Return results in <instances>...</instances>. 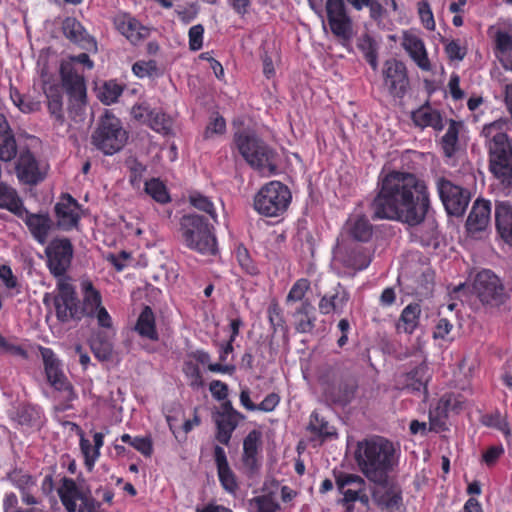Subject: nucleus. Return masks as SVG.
<instances>
[{"mask_svg":"<svg viewBox=\"0 0 512 512\" xmlns=\"http://www.w3.org/2000/svg\"><path fill=\"white\" fill-rule=\"evenodd\" d=\"M378 188L369 204L372 219L409 226H418L425 220L430 194L424 180L413 173L392 171L380 179Z\"/></svg>","mask_w":512,"mask_h":512,"instance_id":"obj_1","label":"nucleus"},{"mask_svg":"<svg viewBox=\"0 0 512 512\" xmlns=\"http://www.w3.org/2000/svg\"><path fill=\"white\" fill-rule=\"evenodd\" d=\"M510 122L500 118L482 129L489 155V171L502 189H512V144L508 137Z\"/></svg>","mask_w":512,"mask_h":512,"instance_id":"obj_2","label":"nucleus"},{"mask_svg":"<svg viewBox=\"0 0 512 512\" xmlns=\"http://www.w3.org/2000/svg\"><path fill=\"white\" fill-rule=\"evenodd\" d=\"M355 460L368 480L384 485L395 464V448L383 437L365 439L357 444Z\"/></svg>","mask_w":512,"mask_h":512,"instance_id":"obj_3","label":"nucleus"},{"mask_svg":"<svg viewBox=\"0 0 512 512\" xmlns=\"http://www.w3.org/2000/svg\"><path fill=\"white\" fill-rule=\"evenodd\" d=\"M234 142L245 161L262 176L269 177L277 172V152L256 134L239 131L234 135Z\"/></svg>","mask_w":512,"mask_h":512,"instance_id":"obj_4","label":"nucleus"},{"mask_svg":"<svg viewBox=\"0 0 512 512\" xmlns=\"http://www.w3.org/2000/svg\"><path fill=\"white\" fill-rule=\"evenodd\" d=\"M181 234L185 245L204 255L217 252V241L213 227L207 220L197 214L184 215L181 219Z\"/></svg>","mask_w":512,"mask_h":512,"instance_id":"obj_5","label":"nucleus"},{"mask_svg":"<svg viewBox=\"0 0 512 512\" xmlns=\"http://www.w3.org/2000/svg\"><path fill=\"white\" fill-rule=\"evenodd\" d=\"M62 85L69 96L68 115L75 123L84 121L86 110V85L84 77L70 63L61 64Z\"/></svg>","mask_w":512,"mask_h":512,"instance_id":"obj_6","label":"nucleus"},{"mask_svg":"<svg viewBox=\"0 0 512 512\" xmlns=\"http://www.w3.org/2000/svg\"><path fill=\"white\" fill-rule=\"evenodd\" d=\"M92 144L105 155H113L120 151L127 142L128 135L121 121L106 113L92 134Z\"/></svg>","mask_w":512,"mask_h":512,"instance_id":"obj_7","label":"nucleus"},{"mask_svg":"<svg viewBox=\"0 0 512 512\" xmlns=\"http://www.w3.org/2000/svg\"><path fill=\"white\" fill-rule=\"evenodd\" d=\"M289 188L279 181L264 185L254 197V209L266 217L282 215L291 202Z\"/></svg>","mask_w":512,"mask_h":512,"instance_id":"obj_8","label":"nucleus"},{"mask_svg":"<svg viewBox=\"0 0 512 512\" xmlns=\"http://www.w3.org/2000/svg\"><path fill=\"white\" fill-rule=\"evenodd\" d=\"M473 292L483 305L492 308L500 307L509 299L502 281L491 270H482L476 275Z\"/></svg>","mask_w":512,"mask_h":512,"instance_id":"obj_9","label":"nucleus"},{"mask_svg":"<svg viewBox=\"0 0 512 512\" xmlns=\"http://www.w3.org/2000/svg\"><path fill=\"white\" fill-rule=\"evenodd\" d=\"M57 319L66 323L71 320H80L83 313L78 306V298L73 285L65 278L57 282V293L53 297Z\"/></svg>","mask_w":512,"mask_h":512,"instance_id":"obj_10","label":"nucleus"},{"mask_svg":"<svg viewBox=\"0 0 512 512\" xmlns=\"http://www.w3.org/2000/svg\"><path fill=\"white\" fill-rule=\"evenodd\" d=\"M74 249L68 238H54L45 248L47 267L56 278H63L71 266Z\"/></svg>","mask_w":512,"mask_h":512,"instance_id":"obj_11","label":"nucleus"},{"mask_svg":"<svg viewBox=\"0 0 512 512\" xmlns=\"http://www.w3.org/2000/svg\"><path fill=\"white\" fill-rule=\"evenodd\" d=\"M436 186L447 213L462 216L470 202L469 191L443 177L437 179Z\"/></svg>","mask_w":512,"mask_h":512,"instance_id":"obj_12","label":"nucleus"},{"mask_svg":"<svg viewBox=\"0 0 512 512\" xmlns=\"http://www.w3.org/2000/svg\"><path fill=\"white\" fill-rule=\"evenodd\" d=\"M47 172L48 165L37 160L30 150L20 151L15 163V173L21 183L37 185L46 178Z\"/></svg>","mask_w":512,"mask_h":512,"instance_id":"obj_13","label":"nucleus"},{"mask_svg":"<svg viewBox=\"0 0 512 512\" xmlns=\"http://www.w3.org/2000/svg\"><path fill=\"white\" fill-rule=\"evenodd\" d=\"M326 13L331 32L338 38L349 40L353 35V22L344 0H327Z\"/></svg>","mask_w":512,"mask_h":512,"instance_id":"obj_14","label":"nucleus"},{"mask_svg":"<svg viewBox=\"0 0 512 512\" xmlns=\"http://www.w3.org/2000/svg\"><path fill=\"white\" fill-rule=\"evenodd\" d=\"M384 85L393 97L402 98L409 88L405 64L397 59H388L383 67Z\"/></svg>","mask_w":512,"mask_h":512,"instance_id":"obj_15","label":"nucleus"},{"mask_svg":"<svg viewBox=\"0 0 512 512\" xmlns=\"http://www.w3.org/2000/svg\"><path fill=\"white\" fill-rule=\"evenodd\" d=\"M261 448V432L252 430L243 440L242 463L245 473L253 476L261 466L259 452Z\"/></svg>","mask_w":512,"mask_h":512,"instance_id":"obj_16","label":"nucleus"},{"mask_svg":"<svg viewBox=\"0 0 512 512\" xmlns=\"http://www.w3.org/2000/svg\"><path fill=\"white\" fill-rule=\"evenodd\" d=\"M343 229L350 238L363 243L369 242L374 234V227L368 217L358 210L349 215Z\"/></svg>","mask_w":512,"mask_h":512,"instance_id":"obj_17","label":"nucleus"},{"mask_svg":"<svg viewBox=\"0 0 512 512\" xmlns=\"http://www.w3.org/2000/svg\"><path fill=\"white\" fill-rule=\"evenodd\" d=\"M55 213L58 227L65 231L75 228L80 219L79 204L69 194L63 195L55 205Z\"/></svg>","mask_w":512,"mask_h":512,"instance_id":"obj_18","label":"nucleus"},{"mask_svg":"<svg viewBox=\"0 0 512 512\" xmlns=\"http://www.w3.org/2000/svg\"><path fill=\"white\" fill-rule=\"evenodd\" d=\"M337 490L343 495L339 502H355L357 495L366 487L365 480L352 473L333 471Z\"/></svg>","mask_w":512,"mask_h":512,"instance_id":"obj_19","label":"nucleus"},{"mask_svg":"<svg viewBox=\"0 0 512 512\" xmlns=\"http://www.w3.org/2000/svg\"><path fill=\"white\" fill-rule=\"evenodd\" d=\"M214 461L217 475L222 488L229 494L235 495L239 489L236 474L231 469L225 450L216 445L214 447Z\"/></svg>","mask_w":512,"mask_h":512,"instance_id":"obj_20","label":"nucleus"},{"mask_svg":"<svg viewBox=\"0 0 512 512\" xmlns=\"http://www.w3.org/2000/svg\"><path fill=\"white\" fill-rule=\"evenodd\" d=\"M401 46L421 70H431L425 44L418 35L410 31H404Z\"/></svg>","mask_w":512,"mask_h":512,"instance_id":"obj_21","label":"nucleus"},{"mask_svg":"<svg viewBox=\"0 0 512 512\" xmlns=\"http://www.w3.org/2000/svg\"><path fill=\"white\" fill-rule=\"evenodd\" d=\"M116 29L132 44H137L149 35V29L128 14H120L114 18Z\"/></svg>","mask_w":512,"mask_h":512,"instance_id":"obj_22","label":"nucleus"},{"mask_svg":"<svg viewBox=\"0 0 512 512\" xmlns=\"http://www.w3.org/2000/svg\"><path fill=\"white\" fill-rule=\"evenodd\" d=\"M350 299L347 289L338 283L331 293L323 295L319 301L318 308L321 314L327 315L332 312L342 313Z\"/></svg>","mask_w":512,"mask_h":512,"instance_id":"obj_23","label":"nucleus"},{"mask_svg":"<svg viewBox=\"0 0 512 512\" xmlns=\"http://www.w3.org/2000/svg\"><path fill=\"white\" fill-rule=\"evenodd\" d=\"M491 220V203L488 200L477 199L468 216L466 226L470 233L485 230Z\"/></svg>","mask_w":512,"mask_h":512,"instance_id":"obj_24","label":"nucleus"},{"mask_svg":"<svg viewBox=\"0 0 512 512\" xmlns=\"http://www.w3.org/2000/svg\"><path fill=\"white\" fill-rule=\"evenodd\" d=\"M88 491L89 490H85L82 486L77 485L73 479L65 477L58 489V495L67 512H76V502L86 499Z\"/></svg>","mask_w":512,"mask_h":512,"instance_id":"obj_25","label":"nucleus"},{"mask_svg":"<svg viewBox=\"0 0 512 512\" xmlns=\"http://www.w3.org/2000/svg\"><path fill=\"white\" fill-rule=\"evenodd\" d=\"M26 216L24 219L33 238L40 244H45L53 222L48 214H37L25 211Z\"/></svg>","mask_w":512,"mask_h":512,"instance_id":"obj_26","label":"nucleus"},{"mask_svg":"<svg viewBox=\"0 0 512 512\" xmlns=\"http://www.w3.org/2000/svg\"><path fill=\"white\" fill-rule=\"evenodd\" d=\"M495 222L501 238L512 247V205L509 202H496Z\"/></svg>","mask_w":512,"mask_h":512,"instance_id":"obj_27","label":"nucleus"},{"mask_svg":"<svg viewBox=\"0 0 512 512\" xmlns=\"http://www.w3.org/2000/svg\"><path fill=\"white\" fill-rule=\"evenodd\" d=\"M429 379L428 367L425 364L416 366L411 371L402 374L399 383L404 389L416 393L427 392V382Z\"/></svg>","mask_w":512,"mask_h":512,"instance_id":"obj_28","label":"nucleus"},{"mask_svg":"<svg viewBox=\"0 0 512 512\" xmlns=\"http://www.w3.org/2000/svg\"><path fill=\"white\" fill-rule=\"evenodd\" d=\"M18 147L14 133L5 115L0 114V160L9 162L17 155Z\"/></svg>","mask_w":512,"mask_h":512,"instance_id":"obj_29","label":"nucleus"},{"mask_svg":"<svg viewBox=\"0 0 512 512\" xmlns=\"http://www.w3.org/2000/svg\"><path fill=\"white\" fill-rule=\"evenodd\" d=\"M456 401L451 396H443L436 407L429 412V430L442 432L446 430V419L450 409H457Z\"/></svg>","mask_w":512,"mask_h":512,"instance_id":"obj_30","label":"nucleus"},{"mask_svg":"<svg viewBox=\"0 0 512 512\" xmlns=\"http://www.w3.org/2000/svg\"><path fill=\"white\" fill-rule=\"evenodd\" d=\"M62 31L64 36L71 42L88 47L94 45V39L88 34L83 25L74 17H67L63 20Z\"/></svg>","mask_w":512,"mask_h":512,"instance_id":"obj_31","label":"nucleus"},{"mask_svg":"<svg viewBox=\"0 0 512 512\" xmlns=\"http://www.w3.org/2000/svg\"><path fill=\"white\" fill-rule=\"evenodd\" d=\"M212 418L216 425V440L228 446L233 432L238 427L240 421L244 419V416L213 415Z\"/></svg>","mask_w":512,"mask_h":512,"instance_id":"obj_32","label":"nucleus"},{"mask_svg":"<svg viewBox=\"0 0 512 512\" xmlns=\"http://www.w3.org/2000/svg\"><path fill=\"white\" fill-rule=\"evenodd\" d=\"M80 287L83 296V306L80 311L83 316L93 317L97 309L102 306L101 294L89 279H82Z\"/></svg>","mask_w":512,"mask_h":512,"instance_id":"obj_33","label":"nucleus"},{"mask_svg":"<svg viewBox=\"0 0 512 512\" xmlns=\"http://www.w3.org/2000/svg\"><path fill=\"white\" fill-rule=\"evenodd\" d=\"M295 329L299 333H311L315 328V307L309 301H304L293 313Z\"/></svg>","mask_w":512,"mask_h":512,"instance_id":"obj_34","label":"nucleus"},{"mask_svg":"<svg viewBox=\"0 0 512 512\" xmlns=\"http://www.w3.org/2000/svg\"><path fill=\"white\" fill-rule=\"evenodd\" d=\"M412 120L420 128L432 127L437 131L444 128L441 114L429 105H424L412 112Z\"/></svg>","mask_w":512,"mask_h":512,"instance_id":"obj_35","label":"nucleus"},{"mask_svg":"<svg viewBox=\"0 0 512 512\" xmlns=\"http://www.w3.org/2000/svg\"><path fill=\"white\" fill-rule=\"evenodd\" d=\"M496 57L507 71H512V34L497 31L495 34Z\"/></svg>","mask_w":512,"mask_h":512,"instance_id":"obj_36","label":"nucleus"},{"mask_svg":"<svg viewBox=\"0 0 512 512\" xmlns=\"http://www.w3.org/2000/svg\"><path fill=\"white\" fill-rule=\"evenodd\" d=\"M357 380L353 375H346L339 383L338 392H328L327 398L333 403L346 405L352 401L357 390Z\"/></svg>","mask_w":512,"mask_h":512,"instance_id":"obj_37","label":"nucleus"},{"mask_svg":"<svg viewBox=\"0 0 512 512\" xmlns=\"http://www.w3.org/2000/svg\"><path fill=\"white\" fill-rule=\"evenodd\" d=\"M421 307L418 303H410L401 312L397 322V330L412 334L419 325Z\"/></svg>","mask_w":512,"mask_h":512,"instance_id":"obj_38","label":"nucleus"},{"mask_svg":"<svg viewBox=\"0 0 512 512\" xmlns=\"http://www.w3.org/2000/svg\"><path fill=\"white\" fill-rule=\"evenodd\" d=\"M90 347L94 356L100 361H108L113 355L112 336L105 332L96 333L90 340Z\"/></svg>","mask_w":512,"mask_h":512,"instance_id":"obj_39","label":"nucleus"},{"mask_svg":"<svg viewBox=\"0 0 512 512\" xmlns=\"http://www.w3.org/2000/svg\"><path fill=\"white\" fill-rule=\"evenodd\" d=\"M40 354L44 363L47 380L50 384L65 378L60 361L50 348L40 347Z\"/></svg>","mask_w":512,"mask_h":512,"instance_id":"obj_40","label":"nucleus"},{"mask_svg":"<svg viewBox=\"0 0 512 512\" xmlns=\"http://www.w3.org/2000/svg\"><path fill=\"white\" fill-rule=\"evenodd\" d=\"M45 93L50 116L54 118L56 125L63 126L65 123V116L63 113L62 95L59 87L50 86Z\"/></svg>","mask_w":512,"mask_h":512,"instance_id":"obj_41","label":"nucleus"},{"mask_svg":"<svg viewBox=\"0 0 512 512\" xmlns=\"http://www.w3.org/2000/svg\"><path fill=\"white\" fill-rule=\"evenodd\" d=\"M0 208L7 209L14 214H19L23 209V203L17 191L3 182L0 183Z\"/></svg>","mask_w":512,"mask_h":512,"instance_id":"obj_42","label":"nucleus"},{"mask_svg":"<svg viewBox=\"0 0 512 512\" xmlns=\"http://www.w3.org/2000/svg\"><path fill=\"white\" fill-rule=\"evenodd\" d=\"M136 330L141 336L147 337L150 340L158 339V334L155 329L154 314L149 306H146L141 312L136 324Z\"/></svg>","mask_w":512,"mask_h":512,"instance_id":"obj_43","label":"nucleus"},{"mask_svg":"<svg viewBox=\"0 0 512 512\" xmlns=\"http://www.w3.org/2000/svg\"><path fill=\"white\" fill-rule=\"evenodd\" d=\"M357 47L364 54L365 59L375 71L378 68V44L369 34H363L358 39Z\"/></svg>","mask_w":512,"mask_h":512,"instance_id":"obj_44","label":"nucleus"},{"mask_svg":"<svg viewBox=\"0 0 512 512\" xmlns=\"http://www.w3.org/2000/svg\"><path fill=\"white\" fill-rule=\"evenodd\" d=\"M459 128L460 123L449 120L448 129L441 139L443 153L446 157H452L457 150Z\"/></svg>","mask_w":512,"mask_h":512,"instance_id":"obj_45","label":"nucleus"},{"mask_svg":"<svg viewBox=\"0 0 512 512\" xmlns=\"http://www.w3.org/2000/svg\"><path fill=\"white\" fill-rule=\"evenodd\" d=\"M51 386L54 387L61 398V407L59 409L66 410L70 408V402L77 398V394L67 377L52 383Z\"/></svg>","mask_w":512,"mask_h":512,"instance_id":"obj_46","label":"nucleus"},{"mask_svg":"<svg viewBox=\"0 0 512 512\" xmlns=\"http://www.w3.org/2000/svg\"><path fill=\"white\" fill-rule=\"evenodd\" d=\"M249 506L253 512H277L280 509L279 503L272 495H260L249 500Z\"/></svg>","mask_w":512,"mask_h":512,"instance_id":"obj_47","label":"nucleus"},{"mask_svg":"<svg viewBox=\"0 0 512 512\" xmlns=\"http://www.w3.org/2000/svg\"><path fill=\"white\" fill-rule=\"evenodd\" d=\"M267 316L273 333L278 331L286 332L287 326L282 310L276 301H272L267 308Z\"/></svg>","mask_w":512,"mask_h":512,"instance_id":"obj_48","label":"nucleus"},{"mask_svg":"<svg viewBox=\"0 0 512 512\" xmlns=\"http://www.w3.org/2000/svg\"><path fill=\"white\" fill-rule=\"evenodd\" d=\"M145 192L159 203L170 201L166 186L159 179L153 178L145 182Z\"/></svg>","mask_w":512,"mask_h":512,"instance_id":"obj_49","label":"nucleus"},{"mask_svg":"<svg viewBox=\"0 0 512 512\" xmlns=\"http://www.w3.org/2000/svg\"><path fill=\"white\" fill-rule=\"evenodd\" d=\"M147 124L163 135L170 134L172 130V119L160 111H153Z\"/></svg>","mask_w":512,"mask_h":512,"instance_id":"obj_50","label":"nucleus"},{"mask_svg":"<svg viewBox=\"0 0 512 512\" xmlns=\"http://www.w3.org/2000/svg\"><path fill=\"white\" fill-rule=\"evenodd\" d=\"M422 223L423 225L417 229L415 235L419 237L422 245L429 246L438 237L437 224L434 220L423 221Z\"/></svg>","mask_w":512,"mask_h":512,"instance_id":"obj_51","label":"nucleus"},{"mask_svg":"<svg viewBox=\"0 0 512 512\" xmlns=\"http://www.w3.org/2000/svg\"><path fill=\"white\" fill-rule=\"evenodd\" d=\"M189 202L194 208L207 213L213 220H216L214 205L208 197L200 193H192L189 196Z\"/></svg>","mask_w":512,"mask_h":512,"instance_id":"obj_52","label":"nucleus"},{"mask_svg":"<svg viewBox=\"0 0 512 512\" xmlns=\"http://www.w3.org/2000/svg\"><path fill=\"white\" fill-rule=\"evenodd\" d=\"M10 97L13 103L24 113H31L40 109V102L24 98L17 90H11Z\"/></svg>","mask_w":512,"mask_h":512,"instance_id":"obj_53","label":"nucleus"},{"mask_svg":"<svg viewBox=\"0 0 512 512\" xmlns=\"http://www.w3.org/2000/svg\"><path fill=\"white\" fill-rule=\"evenodd\" d=\"M8 478L20 492L35 487V480L32 476L21 471H13L9 474Z\"/></svg>","mask_w":512,"mask_h":512,"instance_id":"obj_54","label":"nucleus"},{"mask_svg":"<svg viewBox=\"0 0 512 512\" xmlns=\"http://www.w3.org/2000/svg\"><path fill=\"white\" fill-rule=\"evenodd\" d=\"M80 448L85 458V465L91 471L95 461L100 455V451H97V449L92 446L91 442L83 436L80 438Z\"/></svg>","mask_w":512,"mask_h":512,"instance_id":"obj_55","label":"nucleus"},{"mask_svg":"<svg viewBox=\"0 0 512 512\" xmlns=\"http://www.w3.org/2000/svg\"><path fill=\"white\" fill-rule=\"evenodd\" d=\"M121 94L122 87L120 85L113 82H108L104 84L99 98L103 103L109 105L116 102Z\"/></svg>","mask_w":512,"mask_h":512,"instance_id":"obj_56","label":"nucleus"},{"mask_svg":"<svg viewBox=\"0 0 512 512\" xmlns=\"http://www.w3.org/2000/svg\"><path fill=\"white\" fill-rule=\"evenodd\" d=\"M309 429L322 436H329L333 434L328 422L323 418H320L317 412H313L310 416Z\"/></svg>","mask_w":512,"mask_h":512,"instance_id":"obj_57","label":"nucleus"},{"mask_svg":"<svg viewBox=\"0 0 512 512\" xmlns=\"http://www.w3.org/2000/svg\"><path fill=\"white\" fill-rule=\"evenodd\" d=\"M309 289V281L307 279H299L297 280L293 286L291 287L286 301L287 302H297L301 301L305 296L306 292Z\"/></svg>","mask_w":512,"mask_h":512,"instance_id":"obj_58","label":"nucleus"},{"mask_svg":"<svg viewBox=\"0 0 512 512\" xmlns=\"http://www.w3.org/2000/svg\"><path fill=\"white\" fill-rule=\"evenodd\" d=\"M354 255L349 256L345 260V265L356 270H363L368 267L370 258L362 250L352 251Z\"/></svg>","mask_w":512,"mask_h":512,"instance_id":"obj_59","label":"nucleus"},{"mask_svg":"<svg viewBox=\"0 0 512 512\" xmlns=\"http://www.w3.org/2000/svg\"><path fill=\"white\" fill-rule=\"evenodd\" d=\"M157 65L155 61H138L133 67L132 71L134 74L140 78H144L147 76H153L157 74Z\"/></svg>","mask_w":512,"mask_h":512,"instance_id":"obj_60","label":"nucleus"},{"mask_svg":"<svg viewBox=\"0 0 512 512\" xmlns=\"http://www.w3.org/2000/svg\"><path fill=\"white\" fill-rule=\"evenodd\" d=\"M203 34H204V27L201 24L194 25L189 29L188 36H189L190 50L198 51L202 48Z\"/></svg>","mask_w":512,"mask_h":512,"instance_id":"obj_61","label":"nucleus"},{"mask_svg":"<svg viewBox=\"0 0 512 512\" xmlns=\"http://www.w3.org/2000/svg\"><path fill=\"white\" fill-rule=\"evenodd\" d=\"M183 370L190 380V386L199 388L203 385L202 375L196 364L192 362H185Z\"/></svg>","mask_w":512,"mask_h":512,"instance_id":"obj_62","label":"nucleus"},{"mask_svg":"<svg viewBox=\"0 0 512 512\" xmlns=\"http://www.w3.org/2000/svg\"><path fill=\"white\" fill-rule=\"evenodd\" d=\"M129 169H130V183L134 187H139L142 181L143 175L146 171V166L140 163L137 160L129 161Z\"/></svg>","mask_w":512,"mask_h":512,"instance_id":"obj_63","label":"nucleus"},{"mask_svg":"<svg viewBox=\"0 0 512 512\" xmlns=\"http://www.w3.org/2000/svg\"><path fill=\"white\" fill-rule=\"evenodd\" d=\"M445 52L450 60L461 61L466 56V48L462 47L457 40L448 42L445 46Z\"/></svg>","mask_w":512,"mask_h":512,"instance_id":"obj_64","label":"nucleus"}]
</instances>
